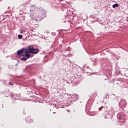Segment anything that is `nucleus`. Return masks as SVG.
Returning <instances> with one entry per match:
<instances>
[{
  "instance_id": "obj_9",
  "label": "nucleus",
  "mask_w": 128,
  "mask_h": 128,
  "mask_svg": "<svg viewBox=\"0 0 128 128\" xmlns=\"http://www.w3.org/2000/svg\"><path fill=\"white\" fill-rule=\"evenodd\" d=\"M78 100V98L76 96L74 95L72 97V102H76Z\"/></svg>"
},
{
  "instance_id": "obj_26",
  "label": "nucleus",
  "mask_w": 128,
  "mask_h": 128,
  "mask_svg": "<svg viewBox=\"0 0 128 128\" xmlns=\"http://www.w3.org/2000/svg\"><path fill=\"white\" fill-rule=\"evenodd\" d=\"M53 114H56V112H54Z\"/></svg>"
},
{
  "instance_id": "obj_14",
  "label": "nucleus",
  "mask_w": 128,
  "mask_h": 128,
  "mask_svg": "<svg viewBox=\"0 0 128 128\" xmlns=\"http://www.w3.org/2000/svg\"><path fill=\"white\" fill-rule=\"evenodd\" d=\"M41 12L43 14H46V11L44 9H42Z\"/></svg>"
},
{
  "instance_id": "obj_4",
  "label": "nucleus",
  "mask_w": 128,
  "mask_h": 128,
  "mask_svg": "<svg viewBox=\"0 0 128 128\" xmlns=\"http://www.w3.org/2000/svg\"><path fill=\"white\" fill-rule=\"evenodd\" d=\"M24 48H22L20 50H18L17 54L18 56H24Z\"/></svg>"
},
{
  "instance_id": "obj_6",
  "label": "nucleus",
  "mask_w": 128,
  "mask_h": 128,
  "mask_svg": "<svg viewBox=\"0 0 128 128\" xmlns=\"http://www.w3.org/2000/svg\"><path fill=\"white\" fill-rule=\"evenodd\" d=\"M99 110H102L104 114H106L108 112V107H104V106H101L98 108Z\"/></svg>"
},
{
  "instance_id": "obj_19",
  "label": "nucleus",
  "mask_w": 128,
  "mask_h": 128,
  "mask_svg": "<svg viewBox=\"0 0 128 128\" xmlns=\"http://www.w3.org/2000/svg\"><path fill=\"white\" fill-rule=\"evenodd\" d=\"M27 122H28V124H30V122L27 120Z\"/></svg>"
},
{
  "instance_id": "obj_17",
  "label": "nucleus",
  "mask_w": 128,
  "mask_h": 128,
  "mask_svg": "<svg viewBox=\"0 0 128 128\" xmlns=\"http://www.w3.org/2000/svg\"><path fill=\"white\" fill-rule=\"evenodd\" d=\"M4 84L5 86H8V81H4Z\"/></svg>"
},
{
  "instance_id": "obj_3",
  "label": "nucleus",
  "mask_w": 128,
  "mask_h": 128,
  "mask_svg": "<svg viewBox=\"0 0 128 128\" xmlns=\"http://www.w3.org/2000/svg\"><path fill=\"white\" fill-rule=\"evenodd\" d=\"M4 94L5 96L8 98V96H10L11 98H14V94L13 93H10V90H8L7 91H6L4 92Z\"/></svg>"
},
{
  "instance_id": "obj_1",
  "label": "nucleus",
  "mask_w": 128,
  "mask_h": 128,
  "mask_svg": "<svg viewBox=\"0 0 128 128\" xmlns=\"http://www.w3.org/2000/svg\"><path fill=\"white\" fill-rule=\"evenodd\" d=\"M26 53L24 54V56L27 58H30V54H36L40 52V50L38 48H34L33 46H28L27 49L26 50Z\"/></svg>"
},
{
  "instance_id": "obj_18",
  "label": "nucleus",
  "mask_w": 128,
  "mask_h": 128,
  "mask_svg": "<svg viewBox=\"0 0 128 128\" xmlns=\"http://www.w3.org/2000/svg\"><path fill=\"white\" fill-rule=\"evenodd\" d=\"M8 84H10V86H14V83L12 82H10Z\"/></svg>"
},
{
  "instance_id": "obj_10",
  "label": "nucleus",
  "mask_w": 128,
  "mask_h": 128,
  "mask_svg": "<svg viewBox=\"0 0 128 128\" xmlns=\"http://www.w3.org/2000/svg\"><path fill=\"white\" fill-rule=\"evenodd\" d=\"M88 116H94L96 114L95 112H89L88 113Z\"/></svg>"
},
{
  "instance_id": "obj_23",
  "label": "nucleus",
  "mask_w": 128,
  "mask_h": 128,
  "mask_svg": "<svg viewBox=\"0 0 128 128\" xmlns=\"http://www.w3.org/2000/svg\"><path fill=\"white\" fill-rule=\"evenodd\" d=\"M30 56H32H32H33L32 54H30Z\"/></svg>"
},
{
  "instance_id": "obj_20",
  "label": "nucleus",
  "mask_w": 128,
  "mask_h": 128,
  "mask_svg": "<svg viewBox=\"0 0 128 128\" xmlns=\"http://www.w3.org/2000/svg\"><path fill=\"white\" fill-rule=\"evenodd\" d=\"M14 100H20V98H14Z\"/></svg>"
},
{
  "instance_id": "obj_29",
  "label": "nucleus",
  "mask_w": 128,
  "mask_h": 128,
  "mask_svg": "<svg viewBox=\"0 0 128 128\" xmlns=\"http://www.w3.org/2000/svg\"><path fill=\"white\" fill-rule=\"evenodd\" d=\"M87 68H88V66L87 67Z\"/></svg>"
},
{
  "instance_id": "obj_7",
  "label": "nucleus",
  "mask_w": 128,
  "mask_h": 128,
  "mask_svg": "<svg viewBox=\"0 0 128 128\" xmlns=\"http://www.w3.org/2000/svg\"><path fill=\"white\" fill-rule=\"evenodd\" d=\"M116 112V111H114V109L112 108L108 110V114H112V116H114V113Z\"/></svg>"
},
{
  "instance_id": "obj_11",
  "label": "nucleus",
  "mask_w": 128,
  "mask_h": 128,
  "mask_svg": "<svg viewBox=\"0 0 128 128\" xmlns=\"http://www.w3.org/2000/svg\"><path fill=\"white\" fill-rule=\"evenodd\" d=\"M119 120H124V114L120 116Z\"/></svg>"
},
{
  "instance_id": "obj_31",
  "label": "nucleus",
  "mask_w": 128,
  "mask_h": 128,
  "mask_svg": "<svg viewBox=\"0 0 128 128\" xmlns=\"http://www.w3.org/2000/svg\"><path fill=\"white\" fill-rule=\"evenodd\" d=\"M108 96H106V98H108Z\"/></svg>"
},
{
  "instance_id": "obj_27",
  "label": "nucleus",
  "mask_w": 128,
  "mask_h": 128,
  "mask_svg": "<svg viewBox=\"0 0 128 128\" xmlns=\"http://www.w3.org/2000/svg\"><path fill=\"white\" fill-rule=\"evenodd\" d=\"M113 96H115L114 94H112Z\"/></svg>"
},
{
  "instance_id": "obj_5",
  "label": "nucleus",
  "mask_w": 128,
  "mask_h": 128,
  "mask_svg": "<svg viewBox=\"0 0 128 128\" xmlns=\"http://www.w3.org/2000/svg\"><path fill=\"white\" fill-rule=\"evenodd\" d=\"M42 18H43L42 17V14H39L38 15H36L35 20H36L37 22H40Z\"/></svg>"
},
{
  "instance_id": "obj_24",
  "label": "nucleus",
  "mask_w": 128,
  "mask_h": 128,
  "mask_svg": "<svg viewBox=\"0 0 128 128\" xmlns=\"http://www.w3.org/2000/svg\"><path fill=\"white\" fill-rule=\"evenodd\" d=\"M16 66H18V64H16Z\"/></svg>"
},
{
  "instance_id": "obj_8",
  "label": "nucleus",
  "mask_w": 128,
  "mask_h": 128,
  "mask_svg": "<svg viewBox=\"0 0 128 128\" xmlns=\"http://www.w3.org/2000/svg\"><path fill=\"white\" fill-rule=\"evenodd\" d=\"M36 13L32 14H30V17L32 18V20H36Z\"/></svg>"
},
{
  "instance_id": "obj_2",
  "label": "nucleus",
  "mask_w": 128,
  "mask_h": 128,
  "mask_svg": "<svg viewBox=\"0 0 128 128\" xmlns=\"http://www.w3.org/2000/svg\"><path fill=\"white\" fill-rule=\"evenodd\" d=\"M98 96V93L94 92L92 96H90L89 100L87 104H86V108H88V110H90V108L92 106V102H94V99L96 96Z\"/></svg>"
},
{
  "instance_id": "obj_28",
  "label": "nucleus",
  "mask_w": 128,
  "mask_h": 128,
  "mask_svg": "<svg viewBox=\"0 0 128 128\" xmlns=\"http://www.w3.org/2000/svg\"><path fill=\"white\" fill-rule=\"evenodd\" d=\"M27 120V119H26H26H25V120Z\"/></svg>"
},
{
  "instance_id": "obj_25",
  "label": "nucleus",
  "mask_w": 128,
  "mask_h": 128,
  "mask_svg": "<svg viewBox=\"0 0 128 128\" xmlns=\"http://www.w3.org/2000/svg\"><path fill=\"white\" fill-rule=\"evenodd\" d=\"M30 120H32V119H30Z\"/></svg>"
},
{
  "instance_id": "obj_30",
  "label": "nucleus",
  "mask_w": 128,
  "mask_h": 128,
  "mask_svg": "<svg viewBox=\"0 0 128 128\" xmlns=\"http://www.w3.org/2000/svg\"><path fill=\"white\" fill-rule=\"evenodd\" d=\"M18 94L16 95V96H17Z\"/></svg>"
},
{
  "instance_id": "obj_15",
  "label": "nucleus",
  "mask_w": 128,
  "mask_h": 128,
  "mask_svg": "<svg viewBox=\"0 0 128 128\" xmlns=\"http://www.w3.org/2000/svg\"><path fill=\"white\" fill-rule=\"evenodd\" d=\"M28 60V58L26 57H22L21 58V60Z\"/></svg>"
},
{
  "instance_id": "obj_21",
  "label": "nucleus",
  "mask_w": 128,
  "mask_h": 128,
  "mask_svg": "<svg viewBox=\"0 0 128 128\" xmlns=\"http://www.w3.org/2000/svg\"><path fill=\"white\" fill-rule=\"evenodd\" d=\"M20 34H24V32H22V30H21Z\"/></svg>"
},
{
  "instance_id": "obj_13",
  "label": "nucleus",
  "mask_w": 128,
  "mask_h": 128,
  "mask_svg": "<svg viewBox=\"0 0 128 128\" xmlns=\"http://www.w3.org/2000/svg\"><path fill=\"white\" fill-rule=\"evenodd\" d=\"M58 108H64V105L62 104H58Z\"/></svg>"
},
{
  "instance_id": "obj_16",
  "label": "nucleus",
  "mask_w": 128,
  "mask_h": 128,
  "mask_svg": "<svg viewBox=\"0 0 128 128\" xmlns=\"http://www.w3.org/2000/svg\"><path fill=\"white\" fill-rule=\"evenodd\" d=\"M18 38L22 40V34L18 35Z\"/></svg>"
},
{
  "instance_id": "obj_12",
  "label": "nucleus",
  "mask_w": 128,
  "mask_h": 128,
  "mask_svg": "<svg viewBox=\"0 0 128 128\" xmlns=\"http://www.w3.org/2000/svg\"><path fill=\"white\" fill-rule=\"evenodd\" d=\"M120 6V5L118 4H114L112 5L113 8H118Z\"/></svg>"
},
{
  "instance_id": "obj_22",
  "label": "nucleus",
  "mask_w": 128,
  "mask_h": 128,
  "mask_svg": "<svg viewBox=\"0 0 128 128\" xmlns=\"http://www.w3.org/2000/svg\"><path fill=\"white\" fill-rule=\"evenodd\" d=\"M67 112H70V110H67Z\"/></svg>"
}]
</instances>
